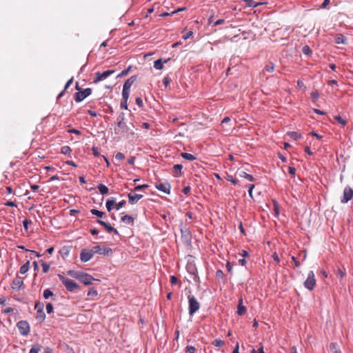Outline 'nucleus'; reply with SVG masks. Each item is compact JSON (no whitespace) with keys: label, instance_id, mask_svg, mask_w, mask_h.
Masks as SVG:
<instances>
[{"label":"nucleus","instance_id":"f257e3e1","mask_svg":"<svg viewBox=\"0 0 353 353\" xmlns=\"http://www.w3.org/2000/svg\"><path fill=\"white\" fill-rule=\"evenodd\" d=\"M118 122L117 126H115L114 131V133L117 135H122L124 133L128 132L130 130L129 127L124 122V116H119L118 118Z\"/></svg>","mask_w":353,"mask_h":353},{"label":"nucleus","instance_id":"f03ea898","mask_svg":"<svg viewBox=\"0 0 353 353\" xmlns=\"http://www.w3.org/2000/svg\"><path fill=\"white\" fill-rule=\"evenodd\" d=\"M58 276L60 281L63 283L67 290L70 292L74 291L79 285L74 281L69 279L68 278L65 277L61 274H58Z\"/></svg>","mask_w":353,"mask_h":353},{"label":"nucleus","instance_id":"7ed1b4c3","mask_svg":"<svg viewBox=\"0 0 353 353\" xmlns=\"http://www.w3.org/2000/svg\"><path fill=\"white\" fill-rule=\"evenodd\" d=\"M188 303H189V314L192 316L200 308V303L198 302L196 299L192 295H188Z\"/></svg>","mask_w":353,"mask_h":353},{"label":"nucleus","instance_id":"20e7f679","mask_svg":"<svg viewBox=\"0 0 353 353\" xmlns=\"http://www.w3.org/2000/svg\"><path fill=\"white\" fill-rule=\"evenodd\" d=\"M316 285V280L314 279V274L313 271H310L306 280L304 282V286L309 290H312Z\"/></svg>","mask_w":353,"mask_h":353},{"label":"nucleus","instance_id":"39448f33","mask_svg":"<svg viewBox=\"0 0 353 353\" xmlns=\"http://www.w3.org/2000/svg\"><path fill=\"white\" fill-rule=\"evenodd\" d=\"M17 326L20 334L23 336H27L30 332L29 323L26 321H21L17 323Z\"/></svg>","mask_w":353,"mask_h":353},{"label":"nucleus","instance_id":"423d86ee","mask_svg":"<svg viewBox=\"0 0 353 353\" xmlns=\"http://www.w3.org/2000/svg\"><path fill=\"white\" fill-rule=\"evenodd\" d=\"M353 197V190L350 186H346L343 190V196L341 202L343 203H347Z\"/></svg>","mask_w":353,"mask_h":353},{"label":"nucleus","instance_id":"0eeeda50","mask_svg":"<svg viewBox=\"0 0 353 353\" xmlns=\"http://www.w3.org/2000/svg\"><path fill=\"white\" fill-rule=\"evenodd\" d=\"M114 70H106L102 73L99 72H97L95 75H96V79L93 81L94 83H97L106 78H108L109 76H110L111 74H114Z\"/></svg>","mask_w":353,"mask_h":353},{"label":"nucleus","instance_id":"6e6552de","mask_svg":"<svg viewBox=\"0 0 353 353\" xmlns=\"http://www.w3.org/2000/svg\"><path fill=\"white\" fill-rule=\"evenodd\" d=\"M92 90L90 88H86L82 91H79L76 93L75 101L77 102H81L87 97L91 94Z\"/></svg>","mask_w":353,"mask_h":353},{"label":"nucleus","instance_id":"1a4fd4ad","mask_svg":"<svg viewBox=\"0 0 353 353\" xmlns=\"http://www.w3.org/2000/svg\"><path fill=\"white\" fill-rule=\"evenodd\" d=\"M35 309L37 310V319L43 321L46 319V314L43 312V304L40 302L36 303Z\"/></svg>","mask_w":353,"mask_h":353},{"label":"nucleus","instance_id":"9d476101","mask_svg":"<svg viewBox=\"0 0 353 353\" xmlns=\"http://www.w3.org/2000/svg\"><path fill=\"white\" fill-rule=\"evenodd\" d=\"M93 254L90 249H83L80 254V259L82 262H88L92 257Z\"/></svg>","mask_w":353,"mask_h":353},{"label":"nucleus","instance_id":"9b49d317","mask_svg":"<svg viewBox=\"0 0 353 353\" xmlns=\"http://www.w3.org/2000/svg\"><path fill=\"white\" fill-rule=\"evenodd\" d=\"M23 285V278L17 276L11 283V288L14 291H19L21 286Z\"/></svg>","mask_w":353,"mask_h":353},{"label":"nucleus","instance_id":"f8f14e48","mask_svg":"<svg viewBox=\"0 0 353 353\" xmlns=\"http://www.w3.org/2000/svg\"><path fill=\"white\" fill-rule=\"evenodd\" d=\"M155 187L159 191L169 194L170 193L171 186L169 183H159L155 185Z\"/></svg>","mask_w":353,"mask_h":353},{"label":"nucleus","instance_id":"ddd939ff","mask_svg":"<svg viewBox=\"0 0 353 353\" xmlns=\"http://www.w3.org/2000/svg\"><path fill=\"white\" fill-rule=\"evenodd\" d=\"M79 280L83 284L88 285H90L92 281H94V279L92 276L89 275L88 274L82 272Z\"/></svg>","mask_w":353,"mask_h":353},{"label":"nucleus","instance_id":"4468645a","mask_svg":"<svg viewBox=\"0 0 353 353\" xmlns=\"http://www.w3.org/2000/svg\"><path fill=\"white\" fill-rule=\"evenodd\" d=\"M128 196L129 203L132 205L137 203L139 199L143 198V195L140 194L130 193Z\"/></svg>","mask_w":353,"mask_h":353},{"label":"nucleus","instance_id":"2eb2a0df","mask_svg":"<svg viewBox=\"0 0 353 353\" xmlns=\"http://www.w3.org/2000/svg\"><path fill=\"white\" fill-rule=\"evenodd\" d=\"M246 312V307L243 304V299L241 297L239 299V304L237 307V314L240 316L243 315Z\"/></svg>","mask_w":353,"mask_h":353},{"label":"nucleus","instance_id":"dca6fc26","mask_svg":"<svg viewBox=\"0 0 353 353\" xmlns=\"http://www.w3.org/2000/svg\"><path fill=\"white\" fill-rule=\"evenodd\" d=\"M335 42L337 44H346L347 43V38L342 34H337L335 36Z\"/></svg>","mask_w":353,"mask_h":353},{"label":"nucleus","instance_id":"f3484780","mask_svg":"<svg viewBox=\"0 0 353 353\" xmlns=\"http://www.w3.org/2000/svg\"><path fill=\"white\" fill-rule=\"evenodd\" d=\"M135 80H136L135 76L131 77L130 78H129L128 79H127L125 81V82L123 84V88H126L127 90H130V88H131L132 85L134 83V82L135 81Z\"/></svg>","mask_w":353,"mask_h":353},{"label":"nucleus","instance_id":"a211bd4d","mask_svg":"<svg viewBox=\"0 0 353 353\" xmlns=\"http://www.w3.org/2000/svg\"><path fill=\"white\" fill-rule=\"evenodd\" d=\"M236 174H238L239 176L242 177V178H245V179H248L250 181H254V178H253V176L251 174H249L246 173L245 172H244L243 170L237 171Z\"/></svg>","mask_w":353,"mask_h":353},{"label":"nucleus","instance_id":"6ab92c4d","mask_svg":"<svg viewBox=\"0 0 353 353\" xmlns=\"http://www.w3.org/2000/svg\"><path fill=\"white\" fill-rule=\"evenodd\" d=\"M121 221L126 224L133 225L134 218L130 215H125L121 217Z\"/></svg>","mask_w":353,"mask_h":353},{"label":"nucleus","instance_id":"aec40b11","mask_svg":"<svg viewBox=\"0 0 353 353\" xmlns=\"http://www.w3.org/2000/svg\"><path fill=\"white\" fill-rule=\"evenodd\" d=\"M82 272L75 271V270H69L67 272V274L72 278L79 279L80 276Z\"/></svg>","mask_w":353,"mask_h":353},{"label":"nucleus","instance_id":"412c9836","mask_svg":"<svg viewBox=\"0 0 353 353\" xmlns=\"http://www.w3.org/2000/svg\"><path fill=\"white\" fill-rule=\"evenodd\" d=\"M42 348L41 345L39 343H34L30 349L29 353H39Z\"/></svg>","mask_w":353,"mask_h":353},{"label":"nucleus","instance_id":"4be33fe9","mask_svg":"<svg viewBox=\"0 0 353 353\" xmlns=\"http://www.w3.org/2000/svg\"><path fill=\"white\" fill-rule=\"evenodd\" d=\"M115 204V200L114 199H108L105 203L106 208L108 212H111L113 205Z\"/></svg>","mask_w":353,"mask_h":353},{"label":"nucleus","instance_id":"5701e85b","mask_svg":"<svg viewBox=\"0 0 353 353\" xmlns=\"http://www.w3.org/2000/svg\"><path fill=\"white\" fill-rule=\"evenodd\" d=\"M98 190L101 194H106L109 192L108 187L102 183L98 185Z\"/></svg>","mask_w":353,"mask_h":353},{"label":"nucleus","instance_id":"b1692460","mask_svg":"<svg viewBox=\"0 0 353 353\" xmlns=\"http://www.w3.org/2000/svg\"><path fill=\"white\" fill-rule=\"evenodd\" d=\"M112 254V250L110 248L103 247L102 248L101 252L100 254H103L104 256H109Z\"/></svg>","mask_w":353,"mask_h":353},{"label":"nucleus","instance_id":"393cba45","mask_svg":"<svg viewBox=\"0 0 353 353\" xmlns=\"http://www.w3.org/2000/svg\"><path fill=\"white\" fill-rule=\"evenodd\" d=\"M181 156L183 159L188 160V161H194L196 159V157L190 153L183 152V153H181Z\"/></svg>","mask_w":353,"mask_h":353},{"label":"nucleus","instance_id":"a878e982","mask_svg":"<svg viewBox=\"0 0 353 353\" xmlns=\"http://www.w3.org/2000/svg\"><path fill=\"white\" fill-rule=\"evenodd\" d=\"M104 228L108 232H114L115 234H119V232L117 230L114 228L110 223H107L104 226Z\"/></svg>","mask_w":353,"mask_h":353},{"label":"nucleus","instance_id":"bb28decb","mask_svg":"<svg viewBox=\"0 0 353 353\" xmlns=\"http://www.w3.org/2000/svg\"><path fill=\"white\" fill-rule=\"evenodd\" d=\"M30 262L27 261L20 268V273L21 274H26L29 270Z\"/></svg>","mask_w":353,"mask_h":353},{"label":"nucleus","instance_id":"cd10ccee","mask_svg":"<svg viewBox=\"0 0 353 353\" xmlns=\"http://www.w3.org/2000/svg\"><path fill=\"white\" fill-rule=\"evenodd\" d=\"M163 67V63L161 59H157L154 62V68L157 70H161Z\"/></svg>","mask_w":353,"mask_h":353},{"label":"nucleus","instance_id":"c85d7f7f","mask_svg":"<svg viewBox=\"0 0 353 353\" xmlns=\"http://www.w3.org/2000/svg\"><path fill=\"white\" fill-rule=\"evenodd\" d=\"M173 168H174V171L176 172L175 176H177L181 175V169L183 168V165H181V164H176V165H174Z\"/></svg>","mask_w":353,"mask_h":353},{"label":"nucleus","instance_id":"c756f323","mask_svg":"<svg viewBox=\"0 0 353 353\" xmlns=\"http://www.w3.org/2000/svg\"><path fill=\"white\" fill-rule=\"evenodd\" d=\"M330 348L332 353H341V350L338 349L336 343H330Z\"/></svg>","mask_w":353,"mask_h":353},{"label":"nucleus","instance_id":"7c9ffc66","mask_svg":"<svg viewBox=\"0 0 353 353\" xmlns=\"http://www.w3.org/2000/svg\"><path fill=\"white\" fill-rule=\"evenodd\" d=\"M334 119L339 122L341 125L343 126L347 124L346 119L342 118L340 115H336L334 117Z\"/></svg>","mask_w":353,"mask_h":353},{"label":"nucleus","instance_id":"2f4dec72","mask_svg":"<svg viewBox=\"0 0 353 353\" xmlns=\"http://www.w3.org/2000/svg\"><path fill=\"white\" fill-rule=\"evenodd\" d=\"M90 212L92 213V214L95 215L100 218L103 217V216L104 215V212L99 211L98 210H96V209H92L90 210Z\"/></svg>","mask_w":353,"mask_h":353},{"label":"nucleus","instance_id":"473e14b6","mask_svg":"<svg viewBox=\"0 0 353 353\" xmlns=\"http://www.w3.org/2000/svg\"><path fill=\"white\" fill-rule=\"evenodd\" d=\"M130 90H127L126 88H123L122 90V99L128 100L130 96Z\"/></svg>","mask_w":353,"mask_h":353},{"label":"nucleus","instance_id":"72a5a7b5","mask_svg":"<svg viewBox=\"0 0 353 353\" xmlns=\"http://www.w3.org/2000/svg\"><path fill=\"white\" fill-rule=\"evenodd\" d=\"M71 151V148L68 145L63 146L61 149V152L63 154H69Z\"/></svg>","mask_w":353,"mask_h":353},{"label":"nucleus","instance_id":"f704fd0d","mask_svg":"<svg viewBox=\"0 0 353 353\" xmlns=\"http://www.w3.org/2000/svg\"><path fill=\"white\" fill-rule=\"evenodd\" d=\"M54 294L50 289H46L43 292V297L46 299H49L50 296H53Z\"/></svg>","mask_w":353,"mask_h":353},{"label":"nucleus","instance_id":"c9c22d12","mask_svg":"<svg viewBox=\"0 0 353 353\" xmlns=\"http://www.w3.org/2000/svg\"><path fill=\"white\" fill-rule=\"evenodd\" d=\"M274 70V65L272 63H270L267 65H265L264 68V71H266L268 72H272Z\"/></svg>","mask_w":353,"mask_h":353},{"label":"nucleus","instance_id":"e433bc0d","mask_svg":"<svg viewBox=\"0 0 353 353\" xmlns=\"http://www.w3.org/2000/svg\"><path fill=\"white\" fill-rule=\"evenodd\" d=\"M288 135L294 140H296L301 137V134L296 132H290L288 133Z\"/></svg>","mask_w":353,"mask_h":353},{"label":"nucleus","instance_id":"4c0bfd02","mask_svg":"<svg viewBox=\"0 0 353 353\" xmlns=\"http://www.w3.org/2000/svg\"><path fill=\"white\" fill-rule=\"evenodd\" d=\"M90 250L92 252L93 255H94V254H97V253L100 254V252H101V250H102V247H101L100 245H96Z\"/></svg>","mask_w":353,"mask_h":353},{"label":"nucleus","instance_id":"58836bf2","mask_svg":"<svg viewBox=\"0 0 353 353\" xmlns=\"http://www.w3.org/2000/svg\"><path fill=\"white\" fill-rule=\"evenodd\" d=\"M41 265H42V268H43V272L44 273H47L49 271L50 265L46 263L43 261H41Z\"/></svg>","mask_w":353,"mask_h":353},{"label":"nucleus","instance_id":"ea45409f","mask_svg":"<svg viewBox=\"0 0 353 353\" xmlns=\"http://www.w3.org/2000/svg\"><path fill=\"white\" fill-rule=\"evenodd\" d=\"M224 344V342L221 339H215L213 341V345L216 347H221Z\"/></svg>","mask_w":353,"mask_h":353},{"label":"nucleus","instance_id":"a19ab883","mask_svg":"<svg viewBox=\"0 0 353 353\" xmlns=\"http://www.w3.org/2000/svg\"><path fill=\"white\" fill-rule=\"evenodd\" d=\"M97 294V291L94 288H91L88 292V296L91 297L96 296Z\"/></svg>","mask_w":353,"mask_h":353},{"label":"nucleus","instance_id":"79ce46f5","mask_svg":"<svg viewBox=\"0 0 353 353\" xmlns=\"http://www.w3.org/2000/svg\"><path fill=\"white\" fill-rule=\"evenodd\" d=\"M274 211L275 212V215L278 216L279 214V207L277 202L274 201Z\"/></svg>","mask_w":353,"mask_h":353},{"label":"nucleus","instance_id":"37998d69","mask_svg":"<svg viewBox=\"0 0 353 353\" xmlns=\"http://www.w3.org/2000/svg\"><path fill=\"white\" fill-rule=\"evenodd\" d=\"M130 70V67H129L128 69L123 70L120 74H119L117 75V78L126 76L128 74V73L129 72Z\"/></svg>","mask_w":353,"mask_h":353},{"label":"nucleus","instance_id":"c03bdc74","mask_svg":"<svg viewBox=\"0 0 353 353\" xmlns=\"http://www.w3.org/2000/svg\"><path fill=\"white\" fill-rule=\"evenodd\" d=\"M115 159L118 161H121V160H123L125 159V156L123 153L121 152H117L116 154H115Z\"/></svg>","mask_w":353,"mask_h":353},{"label":"nucleus","instance_id":"a18cd8bd","mask_svg":"<svg viewBox=\"0 0 353 353\" xmlns=\"http://www.w3.org/2000/svg\"><path fill=\"white\" fill-rule=\"evenodd\" d=\"M125 203H126V202L124 200L119 202L118 203L115 204L116 209L117 210H120L122 207H123L125 205Z\"/></svg>","mask_w":353,"mask_h":353},{"label":"nucleus","instance_id":"49530a36","mask_svg":"<svg viewBox=\"0 0 353 353\" xmlns=\"http://www.w3.org/2000/svg\"><path fill=\"white\" fill-rule=\"evenodd\" d=\"M46 312L48 314H50L53 312V305L50 303L46 305Z\"/></svg>","mask_w":353,"mask_h":353},{"label":"nucleus","instance_id":"de8ad7c7","mask_svg":"<svg viewBox=\"0 0 353 353\" xmlns=\"http://www.w3.org/2000/svg\"><path fill=\"white\" fill-rule=\"evenodd\" d=\"M250 353H265L263 345H261L258 350L252 349Z\"/></svg>","mask_w":353,"mask_h":353},{"label":"nucleus","instance_id":"09e8293b","mask_svg":"<svg viewBox=\"0 0 353 353\" xmlns=\"http://www.w3.org/2000/svg\"><path fill=\"white\" fill-rule=\"evenodd\" d=\"M148 187V185H137L134 188V191H139L141 190H143V189H145V188H147Z\"/></svg>","mask_w":353,"mask_h":353},{"label":"nucleus","instance_id":"8fccbe9b","mask_svg":"<svg viewBox=\"0 0 353 353\" xmlns=\"http://www.w3.org/2000/svg\"><path fill=\"white\" fill-rule=\"evenodd\" d=\"M136 103L139 108H142L143 106V101L140 97L136 98Z\"/></svg>","mask_w":353,"mask_h":353},{"label":"nucleus","instance_id":"3c124183","mask_svg":"<svg viewBox=\"0 0 353 353\" xmlns=\"http://www.w3.org/2000/svg\"><path fill=\"white\" fill-rule=\"evenodd\" d=\"M127 101L128 100H124V99H122L121 102V108H124L125 110L128 109V103H127Z\"/></svg>","mask_w":353,"mask_h":353},{"label":"nucleus","instance_id":"603ef678","mask_svg":"<svg viewBox=\"0 0 353 353\" xmlns=\"http://www.w3.org/2000/svg\"><path fill=\"white\" fill-rule=\"evenodd\" d=\"M195 348L193 346H187L186 353H194Z\"/></svg>","mask_w":353,"mask_h":353},{"label":"nucleus","instance_id":"864d4df0","mask_svg":"<svg viewBox=\"0 0 353 353\" xmlns=\"http://www.w3.org/2000/svg\"><path fill=\"white\" fill-rule=\"evenodd\" d=\"M303 52L305 54H309L310 52H311V50L309 48V46H305L303 48Z\"/></svg>","mask_w":353,"mask_h":353},{"label":"nucleus","instance_id":"5fc2aeb1","mask_svg":"<svg viewBox=\"0 0 353 353\" xmlns=\"http://www.w3.org/2000/svg\"><path fill=\"white\" fill-rule=\"evenodd\" d=\"M72 81H73V78H71L70 79H69L67 81V83H65V87H64V90H67L70 86V85L72 83Z\"/></svg>","mask_w":353,"mask_h":353},{"label":"nucleus","instance_id":"6e6d98bb","mask_svg":"<svg viewBox=\"0 0 353 353\" xmlns=\"http://www.w3.org/2000/svg\"><path fill=\"white\" fill-rule=\"evenodd\" d=\"M193 32L192 31H189L187 33H185L183 36V39L184 40H186L188 39V38H190L192 35Z\"/></svg>","mask_w":353,"mask_h":353},{"label":"nucleus","instance_id":"4d7b16f0","mask_svg":"<svg viewBox=\"0 0 353 353\" xmlns=\"http://www.w3.org/2000/svg\"><path fill=\"white\" fill-rule=\"evenodd\" d=\"M288 172L292 176H294L295 175V172H296V169L294 168H293V167H289L288 168Z\"/></svg>","mask_w":353,"mask_h":353},{"label":"nucleus","instance_id":"13d9d810","mask_svg":"<svg viewBox=\"0 0 353 353\" xmlns=\"http://www.w3.org/2000/svg\"><path fill=\"white\" fill-rule=\"evenodd\" d=\"M190 192V186H186V187H184V188L183 189V192L185 194H188Z\"/></svg>","mask_w":353,"mask_h":353},{"label":"nucleus","instance_id":"bf43d9fd","mask_svg":"<svg viewBox=\"0 0 353 353\" xmlns=\"http://www.w3.org/2000/svg\"><path fill=\"white\" fill-rule=\"evenodd\" d=\"M224 21H225V20L223 19H218L217 21H216L214 22V26H216L221 25V24L223 23Z\"/></svg>","mask_w":353,"mask_h":353},{"label":"nucleus","instance_id":"052dcab7","mask_svg":"<svg viewBox=\"0 0 353 353\" xmlns=\"http://www.w3.org/2000/svg\"><path fill=\"white\" fill-rule=\"evenodd\" d=\"M135 161V157H131L128 159V163L130 165H134Z\"/></svg>","mask_w":353,"mask_h":353},{"label":"nucleus","instance_id":"680f3d73","mask_svg":"<svg viewBox=\"0 0 353 353\" xmlns=\"http://www.w3.org/2000/svg\"><path fill=\"white\" fill-rule=\"evenodd\" d=\"M163 83L165 85V86L167 87L170 84V79H169V78L168 77H165L163 79Z\"/></svg>","mask_w":353,"mask_h":353},{"label":"nucleus","instance_id":"e2e57ef3","mask_svg":"<svg viewBox=\"0 0 353 353\" xmlns=\"http://www.w3.org/2000/svg\"><path fill=\"white\" fill-rule=\"evenodd\" d=\"M170 282L172 284H176L178 282V279L175 276H172L170 278Z\"/></svg>","mask_w":353,"mask_h":353},{"label":"nucleus","instance_id":"0e129e2a","mask_svg":"<svg viewBox=\"0 0 353 353\" xmlns=\"http://www.w3.org/2000/svg\"><path fill=\"white\" fill-rule=\"evenodd\" d=\"M92 152H93V154L95 156V157H99V152L98 151V148H92Z\"/></svg>","mask_w":353,"mask_h":353},{"label":"nucleus","instance_id":"69168bd1","mask_svg":"<svg viewBox=\"0 0 353 353\" xmlns=\"http://www.w3.org/2000/svg\"><path fill=\"white\" fill-rule=\"evenodd\" d=\"M329 3H330V0H324L321 8H325Z\"/></svg>","mask_w":353,"mask_h":353},{"label":"nucleus","instance_id":"338daca9","mask_svg":"<svg viewBox=\"0 0 353 353\" xmlns=\"http://www.w3.org/2000/svg\"><path fill=\"white\" fill-rule=\"evenodd\" d=\"M297 85H298V87H299V88H305V86L304 83H303L302 81H301V80H298V81H297Z\"/></svg>","mask_w":353,"mask_h":353},{"label":"nucleus","instance_id":"774afa93","mask_svg":"<svg viewBox=\"0 0 353 353\" xmlns=\"http://www.w3.org/2000/svg\"><path fill=\"white\" fill-rule=\"evenodd\" d=\"M238 262L242 266H243L246 264V261L244 258L239 259Z\"/></svg>","mask_w":353,"mask_h":353}]
</instances>
